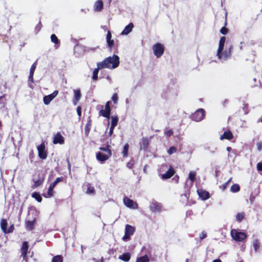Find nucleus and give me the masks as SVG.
<instances>
[{
	"label": "nucleus",
	"instance_id": "obj_56",
	"mask_svg": "<svg viewBox=\"0 0 262 262\" xmlns=\"http://www.w3.org/2000/svg\"><path fill=\"white\" fill-rule=\"evenodd\" d=\"M110 101H108L106 102L105 105V110H107L111 111V108H110Z\"/></svg>",
	"mask_w": 262,
	"mask_h": 262
},
{
	"label": "nucleus",
	"instance_id": "obj_4",
	"mask_svg": "<svg viewBox=\"0 0 262 262\" xmlns=\"http://www.w3.org/2000/svg\"><path fill=\"white\" fill-rule=\"evenodd\" d=\"M152 49L154 53L157 57H160L164 53V46L160 43L155 44L152 47Z\"/></svg>",
	"mask_w": 262,
	"mask_h": 262
},
{
	"label": "nucleus",
	"instance_id": "obj_47",
	"mask_svg": "<svg viewBox=\"0 0 262 262\" xmlns=\"http://www.w3.org/2000/svg\"><path fill=\"white\" fill-rule=\"evenodd\" d=\"M94 192H95V189L93 187L91 186L88 187V188L87 189V191H86L87 193L93 194L94 193Z\"/></svg>",
	"mask_w": 262,
	"mask_h": 262
},
{
	"label": "nucleus",
	"instance_id": "obj_7",
	"mask_svg": "<svg viewBox=\"0 0 262 262\" xmlns=\"http://www.w3.org/2000/svg\"><path fill=\"white\" fill-rule=\"evenodd\" d=\"M123 203L124 205L128 208L135 209L138 208V204L133 200L130 199L127 196H125L123 199Z\"/></svg>",
	"mask_w": 262,
	"mask_h": 262
},
{
	"label": "nucleus",
	"instance_id": "obj_51",
	"mask_svg": "<svg viewBox=\"0 0 262 262\" xmlns=\"http://www.w3.org/2000/svg\"><path fill=\"white\" fill-rule=\"evenodd\" d=\"M207 236V234L205 231L202 232V233L200 235V239L202 240L206 238Z\"/></svg>",
	"mask_w": 262,
	"mask_h": 262
},
{
	"label": "nucleus",
	"instance_id": "obj_28",
	"mask_svg": "<svg viewBox=\"0 0 262 262\" xmlns=\"http://www.w3.org/2000/svg\"><path fill=\"white\" fill-rule=\"evenodd\" d=\"M103 69V68H99L97 66V68L95 69L93 71L92 79L94 80L95 81V80H97L98 79V72H99V69Z\"/></svg>",
	"mask_w": 262,
	"mask_h": 262
},
{
	"label": "nucleus",
	"instance_id": "obj_1",
	"mask_svg": "<svg viewBox=\"0 0 262 262\" xmlns=\"http://www.w3.org/2000/svg\"><path fill=\"white\" fill-rule=\"evenodd\" d=\"M119 63V57L117 55H114L112 57H107L101 62H98L97 65L99 68L113 69L118 67Z\"/></svg>",
	"mask_w": 262,
	"mask_h": 262
},
{
	"label": "nucleus",
	"instance_id": "obj_53",
	"mask_svg": "<svg viewBox=\"0 0 262 262\" xmlns=\"http://www.w3.org/2000/svg\"><path fill=\"white\" fill-rule=\"evenodd\" d=\"M107 45L110 48H112L114 45V41L113 40L110 39L108 40H106Z\"/></svg>",
	"mask_w": 262,
	"mask_h": 262
},
{
	"label": "nucleus",
	"instance_id": "obj_16",
	"mask_svg": "<svg viewBox=\"0 0 262 262\" xmlns=\"http://www.w3.org/2000/svg\"><path fill=\"white\" fill-rule=\"evenodd\" d=\"M134 24L132 23H130L125 27L124 29L122 31L121 34L122 35H126L128 34L130 32H132Z\"/></svg>",
	"mask_w": 262,
	"mask_h": 262
},
{
	"label": "nucleus",
	"instance_id": "obj_34",
	"mask_svg": "<svg viewBox=\"0 0 262 262\" xmlns=\"http://www.w3.org/2000/svg\"><path fill=\"white\" fill-rule=\"evenodd\" d=\"M204 149L209 151L211 154H214L217 150V148L215 147L205 146Z\"/></svg>",
	"mask_w": 262,
	"mask_h": 262
},
{
	"label": "nucleus",
	"instance_id": "obj_10",
	"mask_svg": "<svg viewBox=\"0 0 262 262\" xmlns=\"http://www.w3.org/2000/svg\"><path fill=\"white\" fill-rule=\"evenodd\" d=\"M38 156L41 159H45L47 158V152L45 151V146L43 143L37 146Z\"/></svg>",
	"mask_w": 262,
	"mask_h": 262
},
{
	"label": "nucleus",
	"instance_id": "obj_37",
	"mask_svg": "<svg viewBox=\"0 0 262 262\" xmlns=\"http://www.w3.org/2000/svg\"><path fill=\"white\" fill-rule=\"evenodd\" d=\"M129 148V145L128 144H126L124 145L123 147V150L122 151L123 156L126 157L127 156L128 150Z\"/></svg>",
	"mask_w": 262,
	"mask_h": 262
},
{
	"label": "nucleus",
	"instance_id": "obj_48",
	"mask_svg": "<svg viewBox=\"0 0 262 262\" xmlns=\"http://www.w3.org/2000/svg\"><path fill=\"white\" fill-rule=\"evenodd\" d=\"M164 134L167 137H170L173 134V131L171 129L165 130Z\"/></svg>",
	"mask_w": 262,
	"mask_h": 262
},
{
	"label": "nucleus",
	"instance_id": "obj_13",
	"mask_svg": "<svg viewBox=\"0 0 262 262\" xmlns=\"http://www.w3.org/2000/svg\"><path fill=\"white\" fill-rule=\"evenodd\" d=\"M197 191L199 197L203 200H206L210 197L209 192L205 190L200 189L198 190Z\"/></svg>",
	"mask_w": 262,
	"mask_h": 262
},
{
	"label": "nucleus",
	"instance_id": "obj_38",
	"mask_svg": "<svg viewBox=\"0 0 262 262\" xmlns=\"http://www.w3.org/2000/svg\"><path fill=\"white\" fill-rule=\"evenodd\" d=\"M51 41L54 42L55 45L59 44V41L57 37V36L54 34H53L51 36Z\"/></svg>",
	"mask_w": 262,
	"mask_h": 262
},
{
	"label": "nucleus",
	"instance_id": "obj_30",
	"mask_svg": "<svg viewBox=\"0 0 262 262\" xmlns=\"http://www.w3.org/2000/svg\"><path fill=\"white\" fill-rule=\"evenodd\" d=\"M53 189H54V187H52V186L50 185V186L48 188L47 193L45 194L44 195V196L46 198H50V197L52 196L53 194Z\"/></svg>",
	"mask_w": 262,
	"mask_h": 262
},
{
	"label": "nucleus",
	"instance_id": "obj_19",
	"mask_svg": "<svg viewBox=\"0 0 262 262\" xmlns=\"http://www.w3.org/2000/svg\"><path fill=\"white\" fill-rule=\"evenodd\" d=\"M149 144V141L147 138H143L142 142L140 144V149L141 150H145Z\"/></svg>",
	"mask_w": 262,
	"mask_h": 262
},
{
	"label": "nucleus",
	"instance_id": "obj_22",
	"mask_svg": "<svg viewBox=\"0 0 262 262\" xmlns=\"http://www.w3.org/2000/svg\"><path fill=\"white\" fill-rule=\"evenodd\" d=\"M119 259L125 262L128 261L130 259V254L128 252L124 253L119 256Z\"/></svg>",
	"mask_w": 262,
	"mask_h": 262
},
{
	"label": "nucleus",
	"instance_id": "obj_2",
	"mask_svg": "<svg viewBox=\"0 0 262 262\" xmlns=\"http://www.w3.org/2000/svg\"><path fill=\"white\" fill-rule=\"evenodd\" d=\"M231 236L237 242H242L247 238V235L244 232H239L236 229L231 230Z\"/></svg>",
	"mask_w": 262,
	"mask_h": 262
},
{
	"label": "nucleus",
	"instance_id": "obj_31",
	"mask_svg": "<svg viewBox=\"0 0 262 262\" xmlns=\"http://www.w3.org/2000/svg\"><path fill=\"white\" fill-rule=\"evenodd\" d=\"M240 187L238 184H233L230 188L231 192L235 193L239 191Z\"/></svg>",
	"mask_w": 262,
	"mask_h": 262
},
{
	"label": "nucleus",
	"instance_id": "obj_14",
	"mask_svg": "<svg viewBox=\"0 0 262 262\" xmlns=\"http://www.w3.org/2000/svg\"><path fill=\"white\" fill-rule=\"evenodd\" d=\"M174 174V170L172 167H169L165 173L161 174V178L163 180L171 178Z\"/></svg>",
	"mask_w": 262,
	"mask_h": 262
},
{
	"label": "nucleus",
	"instance_id": "obj_24",
	"mask_svg": "<svg viewBox=\"0 0 262 262\" xmlns=\"http://www.w3.org/2000/svg\"><path fill=\"white\" fill-rule=\"evenodd\" d=\"M1 227L2 231L6 233V230L7 229V221L6 219H2L1 222Z\"/></svg>",
	"mask_w": 262,
	"mask_h": 262
},
{
	"label": "nucleus",
	"instance_id": "obj_35",
	"mask_svg": "<svg viewBox=\"0 0 262 262\" xmlns=\"http://www.w3.org/2000/svg\"><path fill=\"white\" fill-rule=\"evenodd\" d=\"M99 150L105 152V153H106V154H108L109 152H111V150L110 149V146L108 145H107L105 147H99Z\"/></svg>",
	"mask_w": 262,
	"mask_h": 262
},
{
	"label": "nucleus",
	"instance_id": "obj_61",
	"mask_svg": "<svg viewBox=\"0 0 262 262\" xmlns=\"http://www.w3.org/2000/svg\"><path fill=\"white\" fill-rule=\"evenodd\" d=\"M77 113L79 117H80L81 115V107L79 106L77 107Z\"/></svg>",
	"mask_w": 262,
	"mask_h": 262
},
{
	"label": "nucleus",
	"instance_id": "obj_18",
	"mask_svg": "<svg viewBox=\"0 0 262 262\" xmlns=\"http://www.w3.org/2000/svg\"><path fill=\"white\" fill-rule=\"evenodd\" d=\"M74 99L73 100V103L75 105L77 104V102L80 99L81 97V92L80 90H74Z\"/></svg>",
	"mask_w": 262,
	"mask_h": 262
},
{
	"label": "nucleus",
	"instance_id": "obj_6",
	"mask_svg": "<svg viewBox=\"0 0 262 262\" xmlns=\"http://www.w3.org/2000/svg\"><path fill=\"white\" fill-rule=\"evenodd\" d=\"M232 49V46H230L228 50H225L223 52L218 53L217 51V56L218 58L221 60H226L231 56V50Z\"/></svg>",
	"mask_w": 262,
	"mask_h": 262
},
{
	"label": "nucleus",
	"instance_id": "obj_39",
	"mask_svg": "<svg viewBox=\"0 0 262 262\" xmlns=\"http://www.w3.org/2000/svg\"><path fill=\"white\" fill-rule=\"evenodd\" d=\"M37 61L34 62L31 67L30 70V74L29 75H33L35 69L36 68Z\"/></svg>",
	"mask_w": 262,
	"mask_h": 262
},
{
	"label": "nucleus",
	"instance_id": "obj_3",
	"mask_svg": "<svg viewBox=\"0 0 262 262\" xmlns=\"http://www.w3.org/2000/svg\"><path fill=\"white\" fill-rule=\"evenodd\" d=\"M135 231V229L133 226L126 225L125 229V234L122 237V240L125 242L129 241L130 236L134 234Z\"/></svg>",
	"mask_w": 262,
	"mask_h": 262
},
{
	"label": "nucleus",
	"instance_id": "obj_64",
	"mask_svg": "<svg viewBox=\"0 0 262 262\" xmlns=\"http://www.w3.org/2000/svg\"><path fill=\"white\" fill-rule=\"evenodd\" d=\"M114 127H112L111 126V127L110 128V130H109V135L110 136H112L113 133V132H114Z\"/></svg>",
	"mask_w": 262,
	"mask_h": 262
},
{
	"label": "nucleus",
	"instance_id": "obj_58",
	"mask_svg": "<svg viewBox=\"0 0 262 262\" xmlns=\"http://www.w3.org/2000/svg\"><path fill=\"white\" fill-rule=\"evenodd\" d=\"M133 163L132 162V161H129V162H128L126 164V166L129 168V169H131L133 166Z\"/></svg>",
	"mask_w": 262,
	"mask_h": 262
},
{
	"label": "nucleus",
	"instance_id": "obj_55",
	"mask_svg": "<svg viewBox=\"0 0 262 262\" xmlns=\"http://www.w3.org/2000/svg\"><path fill=\"white\" fill-rule=\"evenodd\" d=\"M41 24H40V23H38L35 27V30L38 32V31H40V30L41 29Z\"/></svg>",
	"mask_w": 262,
	"mask_h": 262
},
{
	"label": "nucleus",
	"instance_id": "obj_23",
	"mask_svg": "<svg viewBox=\"0 0 262 262\" xmlns=\"http://www.w3.org/2000/svg\"><path fill=\"white\" fill-rule=\"evenodd\" d=\"M103 8V2L101 0H98L95 3V10L100 11Z\"/></svg>",
	"mask_w": 262,
	"mask_h": 262
},
{
	"label": "nucleus",
	"instance_id": "obj_62",
	"mask_svg": "<svg viewBox=\"0 0 262 262\" xmlns=\"http://www.w3.org/2000/svg\"><path fill=\"white\" fill-rule=\"evenodd\" d=\"M243 111L245 112V114H247L248 113V108H247V104H245L244 105V106L243 107Z\"/></svg>",
	"mask_w": 262,
	"mask_h": 262
},
{
	"label": "nucleus",
	"instance_id": "obj_45",
	"mask_svg": "<svg viewBox=\"0 0 262 262\" xmlns=\"http://www.w3.org/2000/svg\"><path fill=\"white\" fill-rule=\"evenodd\" d=\"M42 183V181L40 179H38L34 182V184L33 185V188H36L39 186H40Z\"/></svg>",
	"mask_w": 262,
	"mask_h": 262
},
{
	"label": "nucleus",
	"instance_id": "obj_41",
	"mask_svg": "<svg viewBox=\"0 0 262 262\" xmlns=\"http://www.w3.org/2000/svg\"><path fill=\"white\" fill-rule=\"evenodd\" d=\"M259 243L257 239H255L253 242V247L255 252H257L259 247Z\"/></svg>",
	"mask_w": 262,
	"mask_h": 262
},
{
	"label": "nucleus",
	"instance_id": "obj_52",
	"mask_svg": "<svg viewBox=\"0 0 262 262\" xmlns=\"http://www.w3.org/2000/svg\"><path fill=\"white\" fill-rule=\"evenodd\" d=\"M14 226L13 225H11L8 229L6 230V233H12L14 230Z\"/></svg>",
	"mask_w": 262,
	"mask_h": 262
},
{
	"label": "nucleus",
	"instance_id": "obj_21",
	"mask_svg": "<svg viewBox=\"0 0 262 262\" xmlns=\"http://www.w3.org/2000/svg\"><path fill=\"white\" fill-rule=\"evenodd\" d=\"M35 220L34 219L33 221H28L26 222V227L28 230H32L34 229L35 225Z\"/></svg>",
	"mask_w": 262,
	"mask_h": 262
},
{
	"label": "nucleus",
	"instance_id": "obj_60",
	"mask_svg": "<svg viewBox=\"0 0 262 262\" xmlns=\"http://www.w3.org/2000/svg\"><path fill=\"white\" fill-rule=\"evenodd\" d=\"M232 178H230L227 182H226L223 185V189H225L226 187L228 186V185L229 184V183L231 182Z\"/></svg>",
	"mask_w": 262,
	"mask_h": 262
},
{
	"label": "nucleus",
	"instance_id": "obj_46",
	"mask_svg": "<svg viewBox=\"0 0 262 262\" xmlns=\"http://www.w3.org/2000/svg\"><path fill=\"white\" fill-rule=\"evenodd\" d=\"M176 151H177V149L174 146L170 147L167 151L169 155H171L173 153H175Z\"/></svg>",
	"mask_w": 262,
	"mask_h": 262
},
{
	"label": "nucleus",
	"instance_id": "obj_17",
	"mask_svg": "<svg viewBox=\"0 0 262 262\" xmlns=\"http://www.w3.org/2000/svg\"><path fill=\"white\" fill-rule=\"evenodd\" d=\"M233 138L232 133L230 130L225 131L224 134L221 136L220 139L222 140L224 139L231 140Z\"/></svg>",
	"mask_w": 262,
	"mask_h": 262
},
{
	"label": "nucleus",
	"instance_id": "obj_44",
	"mask_svg": "<svg viewBox=\"0 0 262 262\" xmlns=\"http://www.w3.org/2000/svg\"><path fill=\"white\" fill-rule=\"evenodd\" d=\"M244 217V214L243 213H239L236 215V219L237 221L241 222Z\"/></svg>",
	"mask_w": 262,
	"mask_h": 262
},
{
	"label": "nucleus",
	"instance_id": "obj_26",
	"mask_svg": "<svg viewBox=\"0 0 262 262\" xmlns=\"http://www.w3.org/2000/svg\"><path fill=\"white\" fill-rule=\"evenodd\" d=\"M149 258L147 255H144L141 257H138L136 262H149Z\"/></svg>",
	"mask_w": 262,
	"mask_h": 262
},
{
	"label": "nucleus",
	"instance_id": "obj_8",
	"mask_svg": "<svg viewBox=\"0 0 262 262\" xmlns=\"http://www.w3.org/2000/svg\"><path fill=\"white\" fill-rule=\"evenodd\" d=\"M58 91H54L52 94L45 96L43 98V101L45 104L48 105L57 96Z\"/></svg>",
	"mask_w": 262,
	"mask_h": 262
},
{
	"label": "nucleus",
	"instance_id": "obj_42",
	"mask_svg": "<svg viewBox=\"0 0 262 262\" xmlns=\"http://www.w3.org/2000/svg\"><path fill=\"white\" fill-rule=\"evenodd\" d=\"M63 180V178L62 177L60 178H57L56 180L54 181L53 183L50 184L51 186L53 187L54 188L55 187V186L60 182L62 181Z\"/></svg>",
	"mask_w": 262,
	"mask_h": 262
},
{
	"label": "nucleus",
	"instance_id": "obj_63",
	"mask_svg": "<svg viewBox=\"0 0 262 262\" xmlns=\"http://www.w3.org/2000/svg\"><path fill=\"white\" fill-rule=\"evenodd\" d=\"M28 81L30 82L31 83H33L34 82L33 75H29V76L28 78Z\"/></svg>",
	"mask_w": 262,
	"mask_h": 262
},
{
	"label": "nucleus",
	"instance_id": "obj_43",
	"mask_svg": "<svg viewBox=\"0 0 262 262\" xmlns=\"http://www.w3.org/2000/svg\"><path fill=\"white\" fill-rule=\"evenodd\" d=\"M7 100L5 98V94L0 96V104L3 105L4 106L6 104Z\"/></svg>",
	"mask_w": 262,
	"mask_h": 262
},
{
	"label": "nucleus",
	"instance_id": "obj_40",
	"mask_svg": "<svg viewBox=\"0 0 262 262\" xmlns=\"http://www.w3.org/2000/svg\"><path fill=\"white\" fill-rule=\"evenodd\" d=\"M196 176V173L195 171H191L189 174V179L192 182H193L195 181V177Z\"/></svg>",
	"mask_w": 262,
	"mask_h": 262
},
{
	"label": "nucleus",
	"instance_id": "obj_20",
	"mask_svg": "<svg viewBox=\"0 0 262 262\" xmlns=\"http://www.w3.org/2000/svg\"><path fill=\"white\" fill-rule=\"evenodd\" d=\"M226 41V37L224 36L220 38V41H219V46L218 48V53H221L223 51L224 49V47L225 45V42Z\"/></svg>",
	"mask_w": 262,
	"mask_h": 262
},
{
	"label": "nucleus",
	"instance_id": "obj_32",
	"mask_svg": "<svg viewBox=\"0 0 262 262\" xmlns=\"http://www.w3.org/2000/svg\"><path fill=\"white\" fill-rule=\"evenodd\" d=\"M32 197L34 199H36V200L38 202H41V201H42V198L41 196H40V195L39 194V193H38V192H34L32 195Z\"/></svg>",
	"mask_w": 262,
	"mask_h": 262
},
{
	"label": "nucleus",
	"instance_id": "obj_9",
	"mask_svg": "<svg viewBox=\"0 0 262 262\" xmlns=\"http://www.w3.org/2000/svg\"><path fill=\"white\" fill-rule=\"evenodd\" d=\"M112 156V152L108 154L103 153L101 152H98L96 154V159L98 161L103 163L104 161H106Z\"/></svg>",
	"mask_w": 262,
	"mask_h": 262
},
{
	"label": "nucleus",
	"instance_id": "obj_27",
	"mask_svg": "<svg viewBox=\"0 0 262 262\" xmlns=\"http://www.w3.org/2000/svg\"><path fill=\"white\" fill-rule=\"evenodd\" d=\"M228 152V158H232V154H233L235 156L236 155L237 150L235 149H232L230 147H227L226 148Z\"/></svg>",
	"mask_w": 262,
	"mask_h": 262
},
{
	"label": "nucleus",
	"instance_id": "obj_12",
	"mask_svg": "<svg viewBox=\"0 0 262 262\" xmlns=\"http://www.w3.org/2000/svg\"><path fill=\"white\" fill-rule=\"evenodd\" d=\"M150 209L153 212H160L161 210V204L157 202H154L150 205Z\"/></svg>",
	"mask_w": 262,
	"mask_h": 262
},
{
	"label": "nucleus",
	"instance_id": "obj_50",
	"mask_svg": "<svg viewBox=\"0 0 262 262\" xmlns=\"http://www.w3.org/2000/svg\"><path fill=\"white\" fill-rule=\"evenodd\" d=\"M220 32L222 34L225 35L228 33V29L225 27H223L221 29Z\"/></svg>",
	"mask_w": 262,
	"mask_h": 262
},
{
	"label": "nucleus",
	"instance_id": "obj_33",
	"mask_svg": "<svg viewBox=\"0 0 262 262\" xmlns=\"http://www.w3.org/2000/svg\"><path fill=\"white\" fill-rule=\"evenodd\" d=\"M63 259L61 255H58L54 256L52 258V262H62Z\"/></svg>",
	"mask_w": 262,
	"mask_h": 262
},
{
	"label": "nucleus",
	"instance_id": "obj_25",
	"mask_svg": "<svg viewBox=\"0 0 262 262\" xmlns=\"http://www.w3.org/2000/svg\"><path fill=\"white\" fill-rule=\"evenodd\" d=\"M110 113H111V111L109 110H101L99 112V115L104 117L107 118V119H109L110 117Z\"/></svg>",
	"mask_w": 262,
	"mask_h": 262
},
{
	"label": "nucleus",
	"instance_id": "obj_49",
	"mask_svg": "<svg viewBox=\"0 0 262 262\" xmlns=\"http://www.w3.org/2000/svg\"><path fill=\"white\" fill-rule=\"evenodd\" d=\"M112 100L114 102V103H116L118 101V95L116 93L113 94Z\"/></svg>",
	"mask_w": 262,
	"mask_h": 262
},
{
	"label": "nucleus",
	"instance_id": "obj_57",
	"mask_svg": "<svg viewBox=\"0 0 262 262\" xmlns=\"http://www.w3.org/2000/svg\"><path fill=\"white\" fill-rule=\"evenodd\" d=\"M257 168L259 171H262V162H259L257 164Z\"/></svg>",
	"mask_w": 262,
	"mask_h": 262
},
{
	"label": "nucleus",
	"instance_id": "obj_54",
	"mask_svg": "<svg viewBox=\"0 0 262 262\" xmlns=\"http://www.w3.org/2000/svg\"><path fill=\"white\" fill-rule=\"evenodd\" d=\"M256 146L257 149L258 151H261L262 150V142H258L256 143Z\"/></svg>",
	"mask_w": 262,
	"mask_h": 262
},
{
	"label": "nucleus",
	"instance_id": "obj_36",
	"mask_svg": "<svg viewBox=\"0 0 262 262\" xmlns=\"http://www.w3.org/2000/svg\"><path fill=\"white\" fill-rule=\"evenodd\" d=\"M118 122V118L117 116L112 117L111 126L115 127L117 125Z\"/></svg>",
	"mask_w": 262,
	"mask_h": 262
},
{
	"label": "nucleus",
	"instance_id": "obj_5",
	"mask_svg": "<svg viewBox=\"0 0 262 262\" xmlns=\"http://www.w3.org/2000/svg\"><path fill=\"white\" fill-rule=\"evenodd\" d=\"M205 116V111L202 108L198 110L191 115V119L196 122H199L203 119Z\"/></svg>",
	"mask_w": 262,
	"mask_h": 262
},
{
	"label": "nucleus",
	"instance_id": "obj_15",
	"mask_svg": "<svg viewBox=\"0 0 262 262\" xmlns=\"http://www.w3.org/2000/svg\"><path fill=\"white\" fill-rule=\"evenodd\" d=\"M53 143L54 144L59 143L60 144H62L64 143V139L62 135L57 133L54 137Z\"/></svg>",
	"mask_w": 262,
	"mask_h": 262
},
{
	"label": "nucleus",
	"instance_id": "obj_29",
	"mask_svg": "<svg viewBox=\"0 0 262 262\" xmlns=\"http://www.w3.org/2000/svg\"><path fill=\"white\" fill-rule=\"evenodd\" d=\"M91 125H92L91 120H89L88 121V122H87L86 124L85 125V128H84L85 133L87 135L89 134V133L90 131Z\"/></svg>",
	"mask_w": 262,
	"mask_h": 262
},
{
	"label": "nucleus",
	"instance_id": "obj_11",
	"mask_svg": "<svg viewBox=\"0 0 262 262\" xmlns=\"http://www.w3.org/2000/svg\"><path fill=\"white\" fill-rule=\"evenodd\" d=\"M28 250V243L27 242H24L23 243L22 247L21 248V256L23 259L27 262V252Z\"/></svg>",
	"mask_w": 262,
	"mask_h": 262
},
{
	"label": "nucleus",
	"instance_id": "obj_59",
	"mask_svg": "<svg viewBox=\"0 0 262 262\" xmlns=\"http://www.w3.org/2000/svg\"><path fill=\"white\" fill-rule=\"evenodd\" d=\"M112 37V34L110 31L107 32V35H106V40H108L110 39H111Z\"/></svg>",
	"mask_w": 262,
	"mask_h": 262
}]
</instances>
